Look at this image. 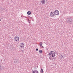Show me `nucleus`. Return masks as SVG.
<instances>
[{"label": "nucleus", "mask_w": 73, "mask_h": 73, "mask_svg": "<svg viewBox=\"0 0 73 73\" xmlns=\"http://www.w3.org/2000/svg\"><path fill=\"white\" fill-rule=\"evenodd\" d=\"M11 48H12V49H13V46L11 45Z\"/></svg>", "instance_id": "nucleus-17"}, {"label": "nucleus", "mask_w": 73, "mask_h": 73, "mask_svg": "<svg viewBox=\"0 0 73 73\" xmlns=\"http://www.w3.org/2000/svg\"><path fill=\"white\" fill-rule=\"evenodd\" d=\"M41 47L42 48H44V46H42V45H41V46H40V47Z\"/></svg>", "instance_id": "nucleus-16"}, {"label": "nucleus", "mask_w": 73, "mask_h": 73, "mask_svg": "<svg viewBox=\"0 0 73 73\" xmlns=\"http://www.w3.org/2000/svg\"><path fill=\"white\" fill-rule=\"evenodd\" d=\"M28 21L29 22V23H30V24H31V21H30L29 20H28Z\"/></svg>", "instance_id": "nucleus-19"}, {"label": "nucleus", "mask_w": 73, "mask_h": 73, "mask_svg": "<svg viewBox=\"0 0 73 73\" xmlns=\"http://www.w3.org/2000/svg\"><path fill=\"white\" fill-rule=\"evenodd\" d=\"M72 21H73V20L71 18H69L68 20V21H69V23H72Z\"/></svg>", "instance_id": "nucleus-6"}, {"label": "nucleus", "mask_w": 73, "mask_h": 73, "mask_svg": "<svg viewBox=\"0 0 73 73\" xmlns=\"http://www.w3.org/2000/svg\"><path fill=\"white\" fill-rule=\"evenodd\" d=\"M38 48H36V51H38Z\"/></svg>", "instance_id": "nucleus-18"}, {"label": "nucleus", "mask_w": 73, "mask_h": 73, "mask_svg": "<svg viewBox=\"0 0 73 73\" xmlns=\"http://www.w3.org/2000/svg\"><path fill=\"white\" fill-rule=\"evenodd\" d=\"M15 40L16 41H19V40L20 39V38L18 36L15 37L14 38Z\"/></svg>", "instance_id": "nucleus-3"}, {"label": "nucleus", "mask_w": 73, "mask_h": 73, "mask_svg": "<svg viewBox=\"0 0 73 73\" xmlns=\"http://www.w3.org/2000/svg\"><path fill=\"white\" fill-rule=\"evenodd\" d=\"M22 52H24V50H22Z\"/></svg>", "instance_id": "nucleus-23"}, {"label": "nucleus", "mask_w": 73, "mask_h": 73, "mask_svg": "<svg viewBox=\"0 0 73 73\" xmlns=\"http://www.w3.org/2000/svg\"><path fill=\"white\" fill-rule=\"evenodd\" d=\"M49 58H49L50 60H51L52 58H50V57H49Z\"/></svg>", "instance_id": "nucleus-21"}, {"label": "nucleus", "mask_w": 73, "mask_h": 73, "mask_svg": "<svg viewBox=\"0 0 73 73\" xmlns=\"http://www.w3.org/2000/svg\"><path fill=\"white\" fill-rule=\"evenodd\" d=\"M39 53H42V50H40L39 51Z\"/></svg>", "instance_id": "nucleus-13"}, {"label": "nucleus", "mask_w": 73, "mask_h": 73, "mask_svg": "<svg viewBox=\"0 0 73 73\" xmlns=\"http://www.w3.org/2000/svg\"><path fill=\"white\" fill-rule=\"evenodd\" d=\"M27 13L29 15H31V13H32V12H31L30 11H29L27 12Z\"/></svg>", "instance_id": "nucleus-11"}, {"label": "nucleus", "mask_w": 73, "mask_h": 73, "mask_svg": "<svg viewBox=\"0 0 73 73\" xmlns=\"http://www.w3.org/2000/svg\"><path fill=\"white\" fill-rule=\"evenodd\" d=\"M21 47L22 48H23L24 47V44L23 43H21Z\"/></svg>", "instance_id": "nucleus-10"}, {"label": "nucleus", "mask_w": 73, "mask_h": 73, "mask_svg": "<svg viewBox=\"0 0 73 73\" xmlns=\"http://www.w3.org/2000/svg\"><path fill=\"white\" fill-rule=\"evenodd\" d=\"M40 46H41V45H42V42H41L40 43Z\"/></svg>", "instance_id": "nucleus-15"}, {"label": "nucleus", "mask_w": 73, "mask_h": 73, "mask_svg": "<svg viewBox=\"0 0 73 73\" xmlns=\"http://www.w3.org/2000/svg\"><path fill=\"white\" fill-rule=\"evenodd\" d=\"M54 14H55L56 15H59V11L58 10H56L54 11Z\"/></svg>", "instance_id": "nucleus-2"}, {"label": "nucleus", "mask_w": 73, "mask_h": 73, "mask_svg": "<svg viewBox=\"0 0 73 73\" xmlns=\"http://www.w3.org/2000/svg\"><path fill=\"white\" fill-rule=\"evenodd\" d=\"M40 73H44V70H43V69H42L41 68V70H40Z\"/></svg>", "instance_id": "nucleus-12"}, {"label": "nucleus", "mask_w": 73, "mask_h": 73, "mask_svg": "<svg viewBox=\"0 0 73 73\" xmlns=\"http://www.w3.org/2000/svg\"><path fill=\"white\" fill-rule=\"evenodd\" d=\"M3 69H4V67L3 66H1V65H0V72Z\"/></svg>", "instance_id": "nucleus-5"}, {"label": "nucleus", "mask_w": 73, "mask_h": 73, "mask_svg": "<svg viewBox=\"0 0 73 73\" xmlns=\"http://www.w3.org/2000/svg\"><path fill=\"white\" fill-rule=\"evenodd\" d=\"M1 21V19H0V21Z\"/></svg>", "instance_id": "nucleus-22"}, {"label": "nucleus", "mask_w": 73, "mask_h": 73, "mask_svg": "<svg viewBox=\"0 0 73 73\" xmlns=\"http://www.w3.org/2000/svg\"><path fill=\"white\" fill-rule=\"evenodd\" d=\"M63 58L64 57H63V56H62V55H61V56L60 58L61 59H62V58Z\"/></svg>", "instance_id": "nucleus-14"}, {"label": "nucleus", "mask_w": 73, "mask_h": 73, "mask_svg": "<svg viewBox=\"0 0 73 73\" xmlns=\"http://www.w3.org/2000/svg\"><path fill=\"white\" fill-rule=\"evenodd\" d=\"M45 0H42L41 1V3L43 4H45Z\"/></svg>", "instance_id": "nucleus-8"}, {"label": "nucleus", "mask_w": 73, "mask_h": 73, "mask_svg": "<svg viewBox=\"0 0 73 73\" xmlns=\"http://www.w3.org/2000/svg\"><path fill=\"white\" fill-rule=\"evenodd\" d=\"M49 54L51 57H54L55 56V52L54 51H51L50 52Z\"/></svg>", "instance_id": "nucleus-1"}, {"label": "nucleus", "mask_w": 73, "mask_h": 73, "mask_svg": "<svg viewBox=\"0 0 73 73\" xmlns=\"http://www.w3.org/2000/svg\"><path fill=\"white\" fill-rule=\"evenodd\" d=\"M56 58H53V59H54V60H56Z\"/></svg>", "instance_id": "nucleus-20"}, {"label": "nucleus", "mask_w": 73, "mask_h": 73, "mask_svg": "<svg viewBox=\"0 0 73 73\" xmlns=\"http://www.w3.org/2000/svg\"><path fill=\"white\" fill-rule=\"evenodd\" d=\"M32 71H33L32 72L33 73H38V71L36 70H35L34 71L32 70Z\"/></svg>", "instance_id": "nucleus-7"}, {"label": "nucleus", "mask_w": 73, "mask_h": 73, "mask_svg": "<svg viewBox=\"0 0 73 73\" xmlns=\"http://www.w3.org/2000/svg\"><path fill=\"white\" fill-rule=\"evenodd\" d=\"M14 62L15 63V64H17V62H19V60H18L16 59H15L14 60Z\"/></svg>", "instance_id": "nucleus-9"}, {"label": "nucleus", "mask_w": 73, "mask_h": 73, "mask_svg": "<svg viewBox=\"0 0 73 73\" xmlns=\"http://www.w3.org/2000/svg\"><path fill=\"white\" fill-rule=\"evenodd\" d=\"M54 13L53 12H51V13L50 14V16H51V17H54Z\"/></svg>", "instance_id": "nucleus-4"}]
</instances>
